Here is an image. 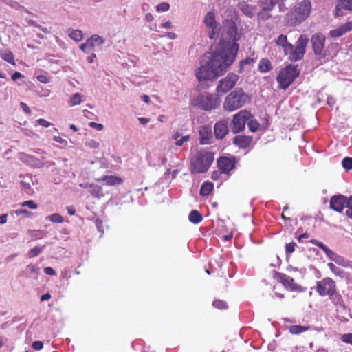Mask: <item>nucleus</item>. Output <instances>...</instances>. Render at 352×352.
<instances>
[{"label": "nucleus", "mask_w": 352, "mask_h": 352, "mask_svg": "<svg viewBox=\"0 0 352 352\" xmlns=\"http://www.w3.org/2000/svg\"><path fill=\"white\" fill-rule=\"evenodd\" d=\"M216 28H211V30L208 32V37L210 39H214L217 37Z\"/></svg>", "instance_id": "338daca9"}, {"label": "nucleus", "mask_w": 352, "mask_h": 352, "mask_svg": "<svg viewBox=\"0 0 352 352\" xmlns=\"http://www.w3.org/2000/svg\"><path fill=\"white\" fill-rule=\"evenodd\" d=\"M328 266L333 273L340 277L344 276V271L339 267H337L333 263H328Z\"/></svg>", "instance_id": "e433bc0d"}, {"label": "nucleus", "mask_w": 352, "mask_h": 352, "mask_svg": "<svg viewBox=\"0 0 352 352\" xmlns=\"http://www.w3.org/2000/svg\"><path fill=\"white\" fill-rule=\"evenodd\" d=\"M329 258L339 265L344 267L347 266V261L342 256L337 254L335 252L332 251L331 254L328 256Z\"/></svg>", "instance_id": "393cba45"}, {"label": "nucleus", "mask_w": 352, "mask_h": 352, "mask_svg": "<svg viewBox=\"0 0 352 352\" xmlns=\"http://www.w3.org/2000/svg\"><path fill=\"white\" fill-rule=\"evenodd\" d=\"M344 33L352 30V21H348L346 23L340 25Z\"/></svg>", "instance_id": "603ef678"}, {"label": "nucleus", "mask_w": 352, "mask_h": 352, "mask_svg": "<svg viewBox=\"0 0 352 352\" xmlns=\"http://www.w3.org/2000/svg\"><path fill=\"white\" fill-rule=\"evenodd\" d=\"M210 138H212V133L208 127L204 126L199 131V142L201 144H208Z\"/></svg>", "instance_id": "6ab92c4d"}, {"label": "nucleus", "mask_w": 352, "mask_h": 352, "mask_svg": "<svg viewBox=\"0 0 352 352\" xmlns=\"http://www.w3.org/2000/svg\"><path fill=\"white\" fill-rule=\"evenodd\" d=\"M54 140L56 142H58V143L64 144V145H67V143L65 140L63 139L62 138H60L59 136H54Z\"/></svg>", "instance_id": "69168bd1"}, {"label": "nucleus", "mask_w": 352, "mask_h": 352, "mask_svg": "<svg viewBox=\"0 0 352 352\" xmlns=\"http://www.w3.org/2000/svg\"><path fill=\"white\" fill-rule=\"evenodd\" d=\"M284 0H259L258 5L265 10H272L274 6Z\"/></svg>", "instance_id": "412c9836"}, {"label": "nucleus", "mask_w": 352, "mask_h": 352, "mask_svg": "<svg viewBox=\"0 0 352 352\" xmlns=\"http://www.w3.org/2000/svg\"><path fill=\"white\" fill-rule=\"evenodd\" d=\"M23 76L19 72H15L12 75V80L15 81L18 78H23Z\"/></svg>", "instance_id": "774afa93"}, {"label": "nucleus", "mask_w": 352, "mask_h": 352, "mask_svg": "<svg viewBox=\"0 0 352 352\" xmlns=\"http://www.w3.org/2000/svg\"><path fill=\"white\" fill-rule=\"evenodd\" d=\"M21 206H23V207L24 206H27V207H28L30 209H36V208H38V205L36 204H35L34 201H32V200L26 201L23 202Z\"/></svg>", "instance_id": "09e8293b"}, {"label": "nucleus", "mask_w": 352, "mask_h": 352, "mask_svg": "<svg viewBox=\"0 0 352 352\" xmlns=\"http://www.w3.org/2000/svg\"><path fill=\"white\" fill-rule=\"evenodd\" d=\"M272 69L270 61L267 58H263L260 60L258 70L261 72H267Z\"/></svg>", "instance_id": "a878e982"}, {"label": "nucleus", "mask_w": 352, "mask_h": 352, "mask_svg": "<svg viewBox=\"0 0 352 352\" xmlns=\"http://www.w3.org/2000/svg\"><path fill=\"white\" fill-rule=\"evenodd\" d=\"M89 188V192L93 196L100 197L103 195L102 189L100 186L98 185L91 184L90 185Z\"/></svg>", "instance_id": "7c9ffc66"}, {"label": "nucleus", "mask_w": 352, "mask_h": 352, "mask_svg": "<svg viewBox=\"0 0 352 352\" xmlns=\"http://www.w3.org/2000/svg\"><path fill=\"white\" fill-rule=\"evenodd\" d=\"M280 278L281 283L285 287L291 286L292 283L294 282V279L292 278L285 274H280Z\"/></svg>", "instance_id": "4c0bfd02"}, {"label": "nucleus", "mask_w": 352, "mask_h": 352, "mask_svg": "<svg viewBox=\"0 0 352 352\" xmlns=\"http://www.w3.org/2000/svg\"><path fill=\"white\" fill-rule=\"evenodd\" d=\"M298 75L299 71L297 69V66L289 65L280 72L276 80L280 87L283 89H286Z\"/></svg>", "instance_id": "39448f33"}, {"label": "nucleus", "mask_w": 352, "mask_h": 352, "mask_svg": "<svg viewBox=\"0 0 352 352\" xmlns=\"http://www.w3.org/2000/svg\"><path fill=\"white\" fill-rule=\"evenodd\" d=\"M226 38L232 43L226 47H220L214 50L210 58L205 63H201L200 68L196 72L199 80L198 89H204V81L212 80L217 76L222 75L228 67L235 60L239 44L236 42L240 38L237 25L232 20H227L224 23Z\"/></svg>", "instance_id": "f257e3e1"}, {"label": "nucleus", "mask_w": 352, "mask_h": 352, "mask_svg": "<svg viewBox=\"0 0 352 352\" xmlns=\"http://www.w3.org/2000/svg\"><path fill=\"white\" fill-rule=\"evenodd\" d=\"M310 328L309 326L291 325L289 327V332L292 334H298Z\"/></svg>", "instance_id": "c756f323"}, {"label": "nucleus", "mask_w": 352, "mask_h": 352, "mask_svg": "<svg viewBox=\"0 0 352 352\" xmlns=\"http://www.w3.org/2000/svg\"><path fill=\"white\" fill-rule=\"evenodd\" d=\"M170 8V4L166 2H162L158 4L156 7L157 12H165L168 10Z\"/></svg>", "instance_id": "a18cd8bd"}, {"label": "nucleus", "mask_w": 352, "mask_h": 352, "mask_svg": "<svg viewBox=\"0 0 352 352\" xmlns=\"http://www.w3.org/2000/svg\"><path fill=\"white\" fill-rule=\"evenodd\" d=\"M45 248V245H43L41 247H35L33 249H32L29 252V257H35L37 256L43 250V249Z\"/></svg>", "instance_id": "a19ab883"}, {"label": "nucleus", "mask_w": 352, "mask_h": 352, "mask_svg": "<svg viewBox=\"0 0 352 352\" xmlns=\"http://www.w3.org/2000/svg\"><path fill=\"white\" fill-rule=\"evenodd\" d=\"M236 163V159L234 157H221L217 160L218 166L223 173H228L234 168Z\"/></svg>", "instance_id": "f8f14e48"}, {"label": "nucleus", "mask_w": 352, "mask_h": 352, "mask_svg": "<svg viewBox=\"0 0 352 352\" xmlns=\"http://www.w3.org/2000/svg\"><path fill=\"white\" fill-rule=\"evenodd\" d=\"M15 213L17 215H19V214H25L26 217H30V214H31L30 212H29V211H28L27 210H25V209H19V210L15 211Z\"/></svg>", "instance_id": "680f3d73"}, {"label": "nucleus", "mask_w": 352, "mask_h": 352, "mask_svg": "<svg viewBox=\"0 0 352 352\" xmlns=\"http://www.w3.org/2000/svg\"><path fill=\"white\" fill-rule=\"evenodd\" d=\"M237 8L248 18L252 19L254 16L256 6L248 4L245 1H241L237 3Z\"/></svg>", "instance_id": "2eb2a0df"}, {"label": "nucleus", "mask_w": 352, "mask_h": 352, "mask_svg": "<svg viewBox=\"0 0 352 352\" xmlns=\"http://www.w3.org/2000/svg\"><path fill=\"white\" fill-rule=\"evenodd\" d=\"M239 80V76L230 73L225 78L219 80L217 87V91L219 93H226L231 90Z\"/></svg>", "instance_id": "1a4fd4ad"}, {"label": "nucleus", "mask_w": 352, "mask_h": 352, "mask_svg": "<svg viewBox=\"0 0 352 352\" xmlns=\"http://www.w3.org/2000/svg\"><path fill=\"white\" fill-rule=\"evenodd\" d=\"M251 142L252 138L244 135H236L233 140V143L241 148L248 147Z\"/></svg>", "instance_id": "a211bd4d"}, {"label": "nucleus", "mask_w": 352, "mask_h": 352, "mask_svg": "<svg viewBox=\"0 0 352 352\" xmlns=\"http://www.w3.org/2000/svg\"><path fill=\"white\" fill-rule=\"evenodd\" d=\"M261 10L257 14V19L258 21H265L272 17L270 12L272 10H265L263 8H261Z\"/></svg>", "instance_id": "cd10ccee"}, {"label": "nucleus", "mask_w": 352, "mask_h": 352, "mask_svg": "<svg viewBox=\"0 0 352 352\" xmlns=\"http://www.w3.org/2000/svg\"><path fill=\"white\" fill-rule=\"evenodd\" d=\"M342 340L344 342L352 344V333L344 334L342 336Z\"/></svg>", "instance_id": "5fc2aeb1"}, {"label": "nucleus", "mask_w": 352, "mask_h": 352, "mask_svg": "<svg viewBox=\"0 0 352 352\" xmlns=\"http://www.w3.org/2000/svg\"><path fill=\"white\" fill-rule=\"evenodd\" d=\"M37 80L43 83H47L48 82V78L45 75H38L36 77Z\"/></svg>", "instance_id": "e2e57ef3"}, {"label": "nucleus", "mask_w": 352, "mask_h": 352, "mask_svg": "<svg viewBox=\"0 0 352 352\" xmlns=\"http://www.w3.org/2000/svg\"><path fill=\"white\" fill-rule=\"evenodd\" d=\"M248 127L252 132H255L257 131L260 124L255 119H252V117L247 122Z\"/></svg>", "instance_id": "72a5a7b5"}, {"label": "nucleus", "mask_w": 352, "mask_h": 352, "mask_svg": "<svg viewBox=\"0 0 352 352\" xmlns=\"http://www.w3.org/2000/svg\"><path fill=\"white\" fill-rule=\"evenodd\" d=\"M254 61H255L254 59L252 58H246L245 59L242 60L239 63V67H240L239 72H241L242 71L243 67L245 65H250V64L254 63Z\"/></svg>", "instance_id": "de8ad7c7"}, {"label": "nucleus", "mask_w": 352, "mask_h": 352, "mask_svg": "<svg viewBox=\"0 0 352 352\" xmlns=\"http://www.w3.org/2000/svg\"><path fill=\"white\" fill-rule=\"evenodd\" d=\"M80 49L85 52L89 53L94 50V44H93L90 40L87 38L85 43L80 45Z\"/></svg>", "instance_id": "473e14b6"}, {"label": "nucleus", "mask_w": 352, "mask_h": 352, "mask_svg": "<svg viewBox=\"0 0 352 352\" xmlns=\"http://www.w3.org/2000/svg\"><path fill=\"white\" fill-rule=\"evenodd\" d=\"M348 199L346 197L341 195L333 196L330 200L331 208L341 212L343 208L346 207Z\"/></svg>", "instance_id": "ddd939ff"}, {"label": "nucleus", "mask_w": 352, "mask_h": 352, "mask_svg": "<svg viewBox=\"0 0 352 352\" xmlns=\"http://www.w3.org/2000/svg\"><path fill=\"white\" fill-rule=\"evenodd\" d=\"M346 208H347L346 210V216L352 219V195L349 197Z\"/></svg>", "instance_id": "37998d69"}, {"label": "nucleus", "mask_w": 352, "mask_h": 352, "mask_svg": "<svg viewBox=\"0 0 352 352\" xmlns=\"http://www.w3.org/2000/svg\"><path fill=\"white\" fill-rule=\"evenodd\" d=\"M189 139H190V135H188L182 136L180 139H178L176 141L175 144L178 146H182L183 145V144L184 142H188L189 140Z\"/></svg>", "instance_id": "8fccbe9b"}, {"label": "nucleus", "mask_w": 352, "mask_h": 352, "mask_svg": "<svg viewBox=\"0 0 352 352\" xmlns=\"http://www.w3.org/2000/svg\"><path fill=\"white\" fill-rule=\"evenodd\" d=\"M276 43L283 47L285 54L288 50L292 49V44L287 42V38L285 35L280 34L277 38Z\"/></svg>", "instance_id": "4be33fe9"}, {"label": "nucleus", "mask_w": 352, "mask_h": 352, "mask_svg": "<svg viewBox=\"0 0 352 352\" xmlns=\"http://www.w3.org/2000/svg\"><path fill=\"white\" fill-rule=\"evenodd\" d=\"M250 101V97L242 88L232 91L226 98L223 108L226 111H233L243 107Z\"/></svg>", "instance_id": "f03ea898"}, {"label": "nucleus", "mask_w": 352, "mask_h": 352, "mask_svg": "<svg viewBox=\"0 0 352 352\" xmlns=\"http://www.w3.org/2000/svg\"><path fill=\"white\" fill-rule=\"evenodd\" d=\"M311 10V4L309 0H303L297 3L292 12L287 15L288 21L292 25H296L305 20Z\"/></svg>", "instance_id": "7ed1b4c3"}, {"label": "nucleus", "mask_w": 352, "mask_h": 352, "mask_svg": "<svg viewBox=\"0 0 352 352\" xmlns=\"http://www.w3.org/2000/svg\"><path fill=\"white\" fill-rule=\"evenodd\" d=\"M296 243L294 242L287 243L286 245V252L288 253H292L295 250Z\"/></svg>", "instance_id": "4d7b16f0"}, {"label": "nucleus", "mask_w": 352, "mask_h": 352, "mask_svg": "<svg viewBox=\"0 0 352 352\" xmlns=\"http://www.w3.org/2000/svg\"><path fill=\"white\" fill-rule=\"evenodd\" d=\"M86 145L91 148H96L99 146V143L94 140H89L86 142Z\"/></svg>", "instance_id": "864d4df0"}, {"label": "nucleus", "mask_w": 352, "mask_h": 352, "mask_svg": "<svg viewBox=\"0 0 352 352\" xmlns=\"http://www.w3.org/2000/svg\"><path fill=\"white\" fill-rule=\"evenodd\" d=\"M0 56L6 62L15 65L14 55L12 52L7 49H3L0 51Z\"/></svg>", "instance_id": "b1692460"}, {"label": "nucleus", "mask_w": 352, "mask_h": 352, "mask_svg": "<svg viewBox=\"0 0 352 352\" xmlns=\"http://www.w3.org/2000/svg\"><path fill=\"white\" fill-rule=\"evenodd\" d=\"M252 117L251 113L246 110H242L233 116L230 122L231 130L233 133L242 131L246 122Z\"/></svg>", "instance_id": "0eeeda50"}, {"label": "nucleus", "mask_w": 352, "mask_h": 352, "mask_svg": "<svg viewBox=\"0 0 352 352\" xmlns=\"http://www.w3.org/2000/svg\"><path fill=\"white\" fill-rule=\"evenodd\" d=\"M212 305L214 307L220 309L226 308V302L220 300H214Z\"/></svg>", "instance_id": "3c124183"}, {"label": "nucleus", "mask_w": 352, "mask_h": 352, "mask_svg": "<svg viewBox=\"0 0 352 352\" xmlns=\"http://www.w3.org/2000/svg\"><path fill=\"white\" fill-rule=\"evenodd\" d=\"M324 42L325 36L322 34H316L312 36L311 43L316 55L320 56V57H324L325 56L323 53Z\"/></svg>", "instance_id": "9b49d317"}, {"label": "nucleus", "mask_w": 352, "mask_h": 352, "mask_svg": "<svg viewBox=\"0 0 352 352\" xmlns=\"http://www.w3.org/2000/svg\"><path fill=\"white\" fill-rule=\"evenodd\" d=\"M89 39L93 44H94V45H96L100 46L104 43V39L98 34L91 36Z\"/></svg>", "instance_id": "f704fd0d"}, {"label": "nucleus", "mask_w": 352, "mask_h": 352, "mask_svg": "<svg viewBox=\"0 0 352 352\" xmlns=\"http://www.w3.org/2000/svg\"><path fill=\"white\" fill-rule=\"evenodd\" d=\"M213 188V185L210 182H205L200 188V195L203 196L208 195Z\"/></svg>", "instance_id": "c85d7f7f"}, {"label": "nucleus", "mask_w": 352, "mask_h": 352, "mask_svg": "<svg viewBox=\"0 0 352 352\" xmlns=\"http://www.w3.org/2000/svg\"><path fill=\"white\" fill-rule=\"evenodd\" d=\"M43 346V344L41 341H35L32 343V348L35 350H40Z\"/></svg>", "instance_id": "13d9d810"}, {"label": "nucleus", "mask_w": 352, "mask_h": 352, "mask_svg": "<svg viewBox=\"0 0 352 352\" xmlns=\"http://www.w3.org/2000/svg\"><path fill=\"white\" fill-rule=\"evenodd\" d=\"M196 104L205 111H210L219 105V99L214 94L205 93L197 97Z\"/></svg>", "instance_id": "6e6552de"}, {"label": "nucleus", "mask_w": 352, "mask_h": 352, "mask_svg": "<svg viewBox=\"0 0 352 352\" xmlns=\"http://www.w3.org/2000/svg\"><path fill=\"white\" fill-rule=\"evenodd\" d=\"M204 24L210 28H217V21L214 11H209L204 19Z\"/></svg>", "instance_id": "aec40b11"}, {"label": "nucleus", "mask_w": 352, "mask_h": 352, "mask_svg": "<svg viewBox=\"0 0 352 352\" xmlns=\"http://www.w3.org/2000/svg\"><path fill=\"white\" fill-rule=\"evenodd\" d=\"M214 160L213 155L210 152H199L192 160V173L206 172Z\"/></svg>", "instance_id": "20e7f679"}, {"label": "nucleus", "mask_w": 352, "mask_h": 352, "mask_svg": "<svg viewBox=\"0 0 352 352\" xmlns=\"http://www.w3.org/2000/svg\"><path fill=\"white\" fill-rule=\"evenodd\" d=\"M20 105L24 112H25L26 113H28V114L31 113L30 109L25 103L21 102Z\"/></svg>", "instance_id": "0e129e2a"}, {"label": "nucleus", "mask_w": 352, "mask_h": 352, "mask_svg": "<svg viewBox=\"0 0 352 352\" xmlns=\"http://www.w3.org/2000/svg\"><path fill=\"white\" fill-rule=\"evenodd\" d=\"M20 160L23 162L27 163L31 166H34L38 168H41L44 165L43 163L41 162L39 160L24 153L20 154Z\"/></svg>", "instance_id": "f3484780"}, {"label": "nucleus", "mask_w": 352, "mask_h": 352, "mask_svg": "<svg viewBox=\"0 0 352 352\" xmlns=\"http://www.w3.org/2000/svg\"><path fill=\"white\" fill-rule=\"evenodd\" d=\"M316 289L321 296H333L336 292L335 282L330 278H325L317 283Z\"/></svg>", "instance_id": "9d476101"}, {"label": "nucleus", "mask_w": 352, "mask_h": 352, "mask_svg": "<svg viewBox=\"0 0 352 352\" xmlns=\"http://www.w3.org/2000/svg\"><path fill=\"white\" fill-rule=\"evenodd\" d=\"M309 38L307 36L301 34L296 45H292V49L287 52L286 55H289V59L292 61H298L302 59Z\"/></svg>", "instance_id": "423d86ee"}, {"label": "nucleus", "mask_w": 352, "mask_h": 352, "mask_svg": "<svg viewBox=\"0 0 352 352\" xmlns=\"http://www.w3.org/2000/svg\"><path fill=\"white\" fill-rule=\"evenodd\" d=\"M47 219H49L53 223H61L64 221L63 217L58 213H55L47 217Z\"/></svg>", "instance_id": "58836bf2"}, {"label": "nucleus", "mask_w": 352, "mask_h": 352, "mask_svg": "<svg viewBox=\"0 0 352 352\" xmlns=\"http://www.w3.org/2000/svg\"><path fill=\"white\" fill-rule=\"evenodd\" d=\"M189 221L195 224L200 223L202 219V215L196 210H192L188 216Z\"/></svg>", "instance_id": "bb28decb"}, {"label": "nucleus", "mask_w": 352, "mask_h": 352, "mask_svg": "<svg viewBox=\"0 0 352 352\" xmlns=\"http://www.w3.org/2000/svg\"><path fill=\"white\" fill-rule=\"evenodd\" d=\"M27 269L30 273L35 274V276L34 277V278L36 279L37 276L39 274L38 267L36 265L30 264L27 266Z\"/></svg>", "instance_id": "79ce46f5"}, {"label": "nucleus", "mask_w": 352, "mask_h": 352, "mask_svg": "<svg viewBox=\"0 0 352 352\" xmlns=\"http://www.w3.org/2000/svg\"><path fill=\"white\" fill-rule=\"evenodd\" d=\"M345 33L344 32V31L342 30V29L340 26L330 32L331 36L334 37V38L341 36L342 35H343Z\"/></svg>", "instance_id": "c03bdc74"}, {"label": "nucleus", "mask_w": 352, "mask_h": 352, "mask_svg": "<svg viewBox=\"0 0 352 352\" xmlns=\"http://www.w3.org/2000/svg\"><path fill=\"white\" fill-rule=\"evenodd\" d=\"M81 98L82 96L79 93H76L71 96L69 102L73 106L80 104L82 101Z\"/></svg>", "instance_id": "c9c22d12"}, {"label": "nucleus", "mask_w": 352, "mask_h": 352, "mask_svg": "<svg viewBox=\"0 0 352 352\" xmlns=\"http://www.w3.org/2000/svg\"><path fill=\"white\" fill-rule=\"evenodd\" d=\"M89 126L92 128H95L98 131H102L104 128L102 124H98L94 122H91L89 123Z\"/></svg>", "instance_id": "bf43d9fd"}, {"label": "nucleus", "mask_w": 352, "mask_h": 352, "mask_svg": "<svg viewBox=\"0 0 352 352\" xmlns=\"http://www.w3.org/2000/svg\"><path fill=\"white\" fill-rule=\"evenodd\" d=\"M44 272L46 274L50 275V276H55L56 274L55 270L50 267H47L44 268Z\"/></svg>", "instance_id": "052dcab7"}, {"label": "nucleus", "mask_w": 352, "mask_h": 352, "mask_svg": "<svg viewBox=\"0 0 352 352\" xmlns=\"http://www.w3.org/2000/svg\"><path fill=\"white\" fill-rule=\"evenodd\" d=\"M228 119H223L217 122L214 125V135L217 139H223L228 133Z\"/></svg>", "instance_id": "4468645a"}, {"label": "nucleus", "mask_w": 352, "mask_h": 352, "mask_svg": "<svg viewBox=\"0 0 352 352\" xmlns=\"http://www.w3.org/2000/svg\"><path fill=\"white\" fill-rule=\"evenodd\" d=\"M36 122L38 125H41L43 127H49L50 126L52 125V124L50 122L42 118L37 120Z\"/></svg>", "instance_id": "6e6d98bb"}, {"label": "nucleus", "mask_w": 352, "mask_h": 352, "mask_svg": "<svg viewBox=\"0 0 352 352\" xmlns=\"http://www.w3.org/2000/svg\"><path fill=\"white\" fill-rule=\"evenodd\" d=\"M101 180L105 182L107 185L110 186L120 184L123 182L121 177L114 175L104 176L102 177Z\"/></svg>", "instance_id": "5701e85b"}, {"label": "nucleus", "mask_w": 352, "mask_h": 352, "mask_svg": "<svg viewBox=\"0 0 352 352\" xmlns=\"http://www.w3.org/2000/svg\"><path fill=\"white\" fill-rule=\"evenodd\" d=\"M28 23L30 25H33L36 28H39L41 31H43L44 33L45 34H47L49 33L50 32L48 31V30L46 28H43L42 26H41L39 24H38L34 20H32V19H28Z\"/></svg>", "instance_id": "49530a36"}, {"label": "nucleus", "mask_w": 352, "mask_h": 352, "mask_svg": "<svg viewBox=\"0 0 352 352\" xmlns=\"http://www.w3.org/2000/svg\"><path fill=\"white\" fill-rule=\"evenodd\" d=\"M69 37L76 42H79L83 38L82 32L80 30H72L69 34Z\"/></svg>", "instance_id": "2f4dec72"}, {"label": "nucleus", "mask_w": 352, "mask_h": 352, "mask_svg": "<svg viewBox=\"0 0 352 352\" xmlns=\"http://www.w3.org/2000/svg\"><path fill=\"white\" fill-rule=\"evenodd\" d=\"M352 11V0H337L336 15L342 16V10Z\"/></svg>", "instance_id": "dca6fc26"}, {"label": "nucleus", "mask_w": 352, "mask_h": 352, "mask_svg": "<svg viewBox=\"0 0 352 352\" xmlns=\"http://www.w3.org/2000/svg\"><path fill=\"white\" fill-rule=\"evenodd\" d=\"M342 166L346 170H351L352 169V158L346 157L342 160Z\"/></svg>", "instance_id": "ea45409f"}]
</instances>
